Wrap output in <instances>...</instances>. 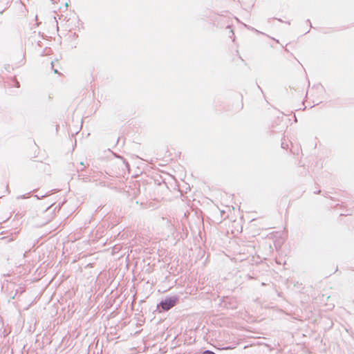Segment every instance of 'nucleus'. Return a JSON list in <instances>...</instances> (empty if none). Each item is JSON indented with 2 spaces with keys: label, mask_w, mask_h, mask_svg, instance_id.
<instances>
[{
  "label": "nucleus",
  "mask_w": 354,
  "mask_h": 354,
  "mask_svg": "<svg viewBox=\"0 0 354 354\" xmlns=\"http://www.w3.org/2000/svg\"><path fill=\"white\" fill-rule=\"evenodd\" d=\"M177 301V297L166 298L164 301H161L160 306L163 310H169L176 304Z\"/></svg>",
  "instance_id": "nucleus-1"
},
{
  "label": "nucleus",
  "mask_w": 354,
  "mask_h": 354,
  "mask_svg": "<svg viewBox=\"0 0 354 354\" xmlns=\"http://www.w3.org/2000/svg\"><path fill=\"white\" fill-rule=\"evenodd\" d=\"M203 354H215V353L210 351H205L203 353Z\"/></svg>",
  "instance_id": "nucleus-2"
},
{
  "label": "nucleus",
  "mask_w": 354,
  "mask_h": 354,
  "mask_svg": "<svg viewBox=\"0 0 354 354\" xmlns=\"http://www.w3.org/2000/svg\"><path fill=\"white\" fill-rule=\"evenodd\" d=\"M16 86L19 87V83L18 82H16Z\"/></svg>",
  "instance_id": "nucleus-3"
}]
</instances>
